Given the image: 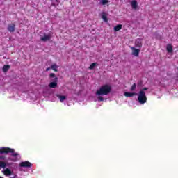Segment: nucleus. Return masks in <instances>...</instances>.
I'll return each instance as SVG.
<instances>
[{"mask_svg": "<svg viewBox=\"0 0 178 178\" xmlns=\"http://www.w3.org/2000/svg\"><path fill=\"white\" fill-rule=\"evenodd\" d=\"M1 168L3 169L1 172L3 173V175H5V176H10V175L13 173V170L9 168L4 167Z\"/></svg>", "mask_w": 178, "mask_h": 178, "instance_id": "4", "label": "nucleus"}, {"mask_svg": "<svg viewBox=\"0 0 178 178\" xmlns=\"http://www.w3.org/2000/svg\"><path fill=\"white\" fill-rule=\"evenodd\" d=\"M130 48L132 51V55H134V56H138L140 54V49H136L134 47H131Z\"/></svg>", "mask_w": 178, "mask_h": 178, "instance_id": "7", "label": "nucleus"}, {"mask_svg": "<svg viewBox=\"0 0 178 178\" xmlns=\"http://www.w3.org/2000/svg\"><path fill=\"white\" fill-rule=\"evenodd\" d=\"M9 65H6L3 67V72H8L9 70Z\"/></svg>", "mask_w": 178, "mask_h": 178, "instance_id": "18", "label": "nucleus"}, {"mask_svg": "<svg viewBox=\"0 0 178 178\" xmlns=\"http://www.w3.org/2000/svg\"><path fill=\"white\" fill-rule=\"evenodd\" d=\"M19 159L20 154L14 149L6 147H0V168L11 166L10 162H17Z\"/></svg>", "mask_w": 178, "mask_h": 178, "instance_id": "1", "label": "nucleus"}, {"mask_svg": "<svg viewBox=\"0 0 178 178\" xmlns=\"http://www.w3.org/2000/svg\"><path fill=\"white\" fill-rule=\"evenodd\" d=\"M15 24H10L8 28V31H10V33H13L15 30Z\"/></svg>", "mask_w": 178, "mask_h": 178, "instance_id": "12", "label": "nucleus"}, {"mask_svg": "<svg viewBox=\"0 0 178 178\" xmlns=\"http://www.w3.org/2000/svg\"><path fill=\"white\" fill-rule=\"evenodd\" d=\"M101 17H102V19H103L104 22H105L106 23L108 22V17H107L106 13H102L101 14Z\"/></svg>", "mask_w": 178, "mask_h": 178, "instance_id": "14", "label": "nucleus"}, {"mask_svg": "<svg viewBox=\"0 0 178 178\" xmlns=\"http://www.w3.org/2000/svg\"><path fill=\"white\" fill-rule=\"evenodd\" d=\"M111 90L112 88L109 85H104L101 86V88L99 90H97L96 92V95H97L99 101H104V98L101 96L108 95V94L111 92Z\"/></svg>", "mask_w": 178, "mask_h": 178, "instance_id": "3", "label": "nucleus"}, {"mask_svg": "<svg viewBox=\"0 0 178 178\" xmlns=\"http://www.w3.org/2000/svg\"><path fill=\"white\" fill-rule=\"evenodd\" d=\"M56 86H58V78H55L54 82H51L49 84V87H50V88H56Z\"/></svg>", "mask_w": 178, "mask_h": 178, "instance_id": "8", "label": "nucleus"}, {"mask_svg": "<svg viewBox=\"0 0 178 178\" xmlns=\"http://www.w3.org/2000/svg\"><path fill=\"white\" fill-rule=\"evenodd\" d=\"M56 97L58 98V99H60V102H61L62 103L65 102V101H66L67 98V97L62 95H56Z\"/></svg>", "mask_w": 178, "mask_h": 178, "instance_id": "9", "label": "nucleus"}, {"mask_svg": "<svg viewBox=\"0 0 178 178\" xmlns=\"http://www.w3.org/2000/svg\"><path fill=\"white\" fill-rule=\"evenodd\" d=\"M136 47H138V48H141L143 47V42H141V39H137L135 42Z\"/></svg>", "mask_w": 178, "mask_h": 178, "instance_id": "13", "label": "nucleus"}, {"mask_svg": "<svg viewBox=\"0 0 178 178\" xmlns=\"http://www.w3.org/2000/svg\"><path fill=\"white\" fill-rule=\"evenodd\" d=\"M51 67H47V69H46V72H48V71H49V70H51Z\"/></svg>", "mask_w": 178, "mask_h": 178, "instance_id": "22", "label": "nucleus"}, {"mask_svg": "<svg viewBox=\"0 0 178 178\" xmlns=\"http://www.w3.org/2000/svg\"><path fill=\"white\" fill-rule=\"evenodd\" d=\"M33 164L29 161H22L19 163V168H31Z\"/></svg>", "mask_w": 178, "mask_h": 178, "instance_id": "5", "label": "nucleus"}, {"mask_svg": "<svg viewBox=\"0 0 178 178\" xmlns=\"http://www.w3.org/2000/svg\"><path fill=\"white\" fill-rule=\"evenodd\" d=\"M96 66H97V63H92V64L90 65V66L89 67V69L92 70V69H94Z\"/></svg>", "mask_w": 178, "mask_h": 178, "instance_id": "19", "label": "nucleus"}, {"mask_svg": "<svg viewBox=\"0 0 178 178\" xmlns=\"http://www.w3.org/2000/svg\"><path fill=\"white\" fill-rule=\"evenodd\" d=\"M122 24H118L114 27V31H120V30H122Z\"/></svg>", "mask_w": 178, "mask_h": 178, "instance_id": "16", "label": "nucleus"}, {"mask_svg": "<svg viewBox=\"0 0 178 178\" xmlns=\"http://www.w3.org/2000/svg\"><path fill=\"white\" fill-rule=\"evenodd\" d=\"M148 90V88H144L141 89L138 93L136 92H125L124 93V97H134L137 95L138 97V102L141 104V105H144V104L147 103V95H145V92Z\"/></svg>", "mask_w": 178, "mask_h": 178, "instance_id": "2", "label": "nucleus"}, {"mask_svg": "<svg viewBox=\"0 0 178 178\" xmlns=\"http://www.w3.org/2000/svg\"><path fill=\"white\" fill-rule=\"evenodd\" d=\"M51 33H44L43 36H41L40 40L43 42L49 41L51 40Z\"/></svg>", "mask_w": 178, "mask_h": 178, "instance_id": "6", "label": "nucleus"}, {"mask_svg": "<svg viewBox=\"0 0 178 178\" xmlns=\"http://www.w3.org/2000/svg\"><path fill=\"white\" fill-rule=\"evenodd\" d=\"M166 49L168 54H173V46L170 44H167Z\"/></svg>", "mask_w": 178, "mask_h": 178, "instance_id": "10", "label": "nucleus"}, {"mask_svg": "<svg viewBox=\"0 0 178 178\" xmlns=\"http://www.w3.org/2000/svg\"><path fill=\"white\" fill-rule=\"evenodd\" d=\"M136 87H137V85H136V83H134L132 85V86L131 87V89H130L131 91H134L136 90Z\"/></svg>", "mask_w": 178, "mask_h": 178, "instance_id": "20", "label": "nucleus"}, {"mask_svg": "<svg viewBox=\"0 0 178 178\" xmlns=\"http://www.w3.org/2000/svg\"><path fill=\"white\" fill-rule=\"evenodd\" d=\"M131 6L132 9H134V10L137 9L138 6V3H137V1L133 0L132 1H131Z\"/></svg>", "mask_w": 178, "mask_h": 178, "instance_id": "11", "label": "nucleus"}, {"mask_svg": "<svg viewBox=\"0 0 178 178\" xmlns=\"http://www.w3.org/2000/svg\"><path fill=\"white\" fill-rule=\"evenodd\" d=\"M109 2V0H100L99 4L100 5H106Z\"/></svg>", "mask_w": 178, "mask_h": 178, "instance_id": "17", "label": "nucleus"}, {"mask_svg": "<svg viewBox=\"0 0 178 178\" xmlns=\"http://www.w3.org/2000/svg\"><path fill=\"white\" fill-rule=\"evenodd\" d=\"M58 67H59V66H58V65L56 64H53L51 66V68L52 69V70H54V72H58Z\"/></svg>", "mask_w": 178, "mask_h": 178, "instance_id": "15", "label": "nucleus"}, {"mask_svg": "<svg viewBox=\"0 0 178 178\" xmlns=\"http://www.w3.org/2000/svg\"><path fill=\"white\" fill-rule=\"evenodd\" d=\"M50 77H51V79H53V81H54L55 79L56 78V77H55V74H54V73H51V74H50Z\"/></svg>", "mask_w": 178, "mask_h": 178, "instance_id": "21", "label": "nucleus"}]
</instances>
